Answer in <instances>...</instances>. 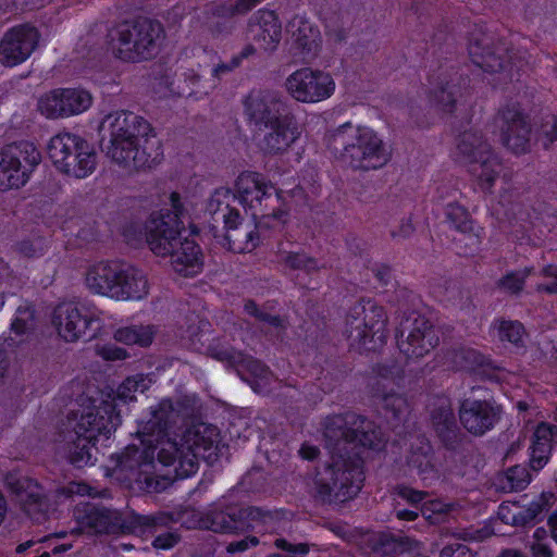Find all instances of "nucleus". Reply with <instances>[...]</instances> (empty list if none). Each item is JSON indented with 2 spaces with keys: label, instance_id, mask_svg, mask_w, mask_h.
I'll list each match as a JSON object with an SVG mask.
<instances>
[{
  "label": "nucleus",
  "instance_id": "1",
  "mask_svg": "<svg viewBox=\"0 0 557 557\" xmlns=\"http://www.w3.org/2000/svg\"><path fill=\"white\" fill-rule=\"evenodd\" d=\"M323 425L331 461L315 474V498L324 504L345 503L354 499L363 487L361 449L380 451L386 438L375 422L354 411L329 416Z\"/></svg>",
  "mask_w": 557,
  "mask_h": 557
},
{
  "label": "nucleus",
  "instance_id": "2",
  "mask_svg": "<svg viewBox=\"0 0 557 557\" xmlns=\"http://www.w3.org/2000/svg\"><path fill=\"white\" fill-rule=\"evenodd\" d=\"M170 205L171 209L151 212L144 224L135 221L126 223L122 235L128 244L138 245L146 240L154 255L171 258L175 272L194 276L202 269V250L194 238L183 237L186 209L180 193L170 194Z\"/></svg>",
  "mask_w": 557,
  "mask_h": 557
},
{
  "label": "nucleus",
  "instance_id": "3",
  "mask_svg": "<svg viewBox=\"0 0 557 557\" xmlns=\"http://www.w3.org/2000/svg\"><path fill=\"white\" fill-rule=\"evenodd\" d=\"M175 410L171 399H162L151 410L146 421H140L137 429L143 447L131 444L123 451L110 456L111 466L107 474L123 484L136 486L145 493H161L169 482L154 474L156 450L159 444L169 438V431L175 423Z\"/></svg>",
  "mask_w": 557,
  "mask_h": 557
},
{
  "label": "nucleus",
  "instance_id": "4",
  "mask_svg": "<svg viewBox=\"0 0 557 557\" xmlns=\"http://www.w3.org/2000/svg\"><path fill=\"white\" fill-rule=\"evenodd\" d=\"M236 177V193L231 188H216L207 201L205 212L209 216L208 224L212 232L215 233L222 224L228 250L245 253L256 249L261 244V238L257 227H243L244 218L235 203L256 209L272 196L278 199L281 190L271 182H264L265 176Z\"/></svg>",
  "mask_w": 557,
  "mask_h": 557
},
{
  "label": "nucleus",
  "instance_id": "5",
  "mask_svg": "<svg viewBox=\"0 0 557 557\" xmlns=\"http://www.w3.org/2000/svg\"><path fill=\"white\" fill-rule=\"evenodd\" d=\"M73 518L77 527L73 533L95 535L154 534L159 528L172 520L170 513L140 515L133 512L124 517L121 511L101 503L84 502L74 507Z\"/></svg>",
  "mask_w": 557,
  "mask_h": 557
},
{
  "label": "nucleus",
  "instance_id": "6",
  "mask_svg": "<svg viewBox=\"0 0 557 557\" xmlns=\"http://www.w3.org/2000/svg\"><path fill=\"white\" fill-rule=\"evenodd\" d=\"M121 422L122 417L114 398L103 399L98 406H88L74 428L76 438L67 445L69 463L77 469L94 466L96 458L91 450L100 437L104 442L109 441Z\"/></svg>",
  "mask_w": 557,
  "mask_h": 557
},
{
  "label": "nucleus",
  "instance_id": "7",
  "mask_svg": "<svg viewBox=\"0 0 557 557\" xmlns=\"http://www.w3.org/2000/svg\"><path fill=\"white\" fill-rule=\"evenodd\" d=\"M86 285L94 294L116 300H139L148 294L143 271L120 260L100 261L90 267Z\"/></svg>",
  "mask_w": 557,
  "mask_h": 557
},
{
  "label": "nucleus",
  "instance_id": "8",
  "mask_svg": "<svg viewBox=\"0 0 557 557\" xmlns=\"http://www.w3.org/2000/svg\"><path fill=\"white\" fill-rule=\"evenodd\" d=\"M111 140L108 156L115 163L133 162L136 166L149 163V156L141 147V141L149 143L153 134L151 124L140 115L131 111H122L111 124Z\"/></svg>",
  "mask_w": 557,
  "mask_h": 557
},
{
  "label": "nucleus",
  "instance_id": "9",
  "mask_svg": "<svg viewBox=\"0 0 557 557\" xmlns=\"http://www.w3.org/2000/svg\"><path fill=\"white\" fill-rule=\"evenodd\" d=\"M278 521L276 511L257 506L243 507L236 504L220 505L205 516L203 524L215 533H242L255 531L268 533Z\"/></svg>",
  "mask_w": 557,
  "mask_h": 557
},
{
  "label": "nucleus",
  "instance_id": "10",
  "mask_svg": "<svg viewBox=\"0 0 557 557\" xmlns=\"http://www.w3.org/2000/svg\"><path fill=\"white\" fill-rule=\"evenodd\" d=\"M116 57L125 62H141L153 59L164 38L163 25L149 17H136L117 25Z\"/></svg>",
  "mask_w": 557,
  "mask_h": 557
},
{
  "label": "nucleus",
  "instance_id": "11",
  "mask_svg": "<svg viewBox=\"0 0 557 557\" xmlns=\"http://www.w3.org/2000/svg\"><path fill=\"white\" fill-rule=\"evenodd\" d=\"M52 323L58 334L67 343L97 338L103 327L96 309L76 301L59 304L52 312Z\"/></svg>",
  "mask_w": 557,
  "mask_h": 557
},
{
  "label": "nucleus",
  "instance_id": "12",
  "mask_svg": "<svg viewBox=\"0 0 557 557\" xmlns=\"http://www.w3.org/2000/svg\"><path fill=\"white\" fill-rule=\"evenodd\" d=\"M48 154L61 174H92L97 164V153L83 137L62 132L54 135L48 144Z\"/></svg>",
  "mask_w": 557,
  "mask_h": 557
},
{
  "label": "nucleus",
  "instance_id": "13",
  "mask_svg": "<svg viewBox=\"0 0 557 557\" xmlns=\"http://www.w3.org/2000/svg\"><path fill=\"white\" fill-rule=\"evenodd\" d=\"M496 50L485 36L470 39L468 45L472 63L488 75L485 77L486 83L493 89L505 90L515 79L519 81L521 69L513 62L510 49H506L505 55H500Z\"/></svg>",
  "mask_w": 557,
  "mask_h": 557
},
{
  "label": "nucleus",
  "instance_id": "14",
  "mask_svg": "<svg viewBox=\"0 0 557 557\" xmlns=\"http://www.w3.org/2000/svg\"><path fill=\"white\" fill-rule=\"evenodd\" d=\"M346 323L351 330L356 329L359 344L368 350H375L386 343V311L373 298H361L351 306Z\"/></svg>",
  "mask_w": 557,
  "mask_h": 557
},
{
  "label": "nucleus",
  "instance_id": "15",
  "mask_svg": "<svg viewBox=\"0 0 557 557\" xmlns=\"http://www.w3.org/2000/svg\"><path fill=\"white\" fill-rule=\"evenodd\" d=\"M373 372L379 380L372 386V396L380 400L382 413L393 429L408 426L412 412V406L403 394L395 393L393 388L387 389L386 381L401 379L403 369L396 363H377Z\"/></svg>",
  "mask_w": 557,
  "mask_h": 557
},
{
  "label": "nucleus",
  "instance_id": "16",
  "mask_svg": "<svg viewBox=\"0 0 557 557\" xmlns=\"http://www.w3.org/2000/svg\"><path fill=\"white\" fill-rule=\"evenodd\" d=\"M430 90L428 99L432 107L445 113H453L456 103L470 95V77L461 74L459 67L445 62L428 76Z\"/></svg>",
  "mask_w": 557,
  "mask_h": 557
},
{
  "label": "nucleus",
  "instance_id": "17",
  "mask_svg": "<svg viewBox=\"0 0 557 557\" xmlns=\"http://www.w3.org/2000/svg\"><path fill=\"white\" fill-rule=\"evenodd\" d=\"M339 160L352 170L370 171L384 166L389 160V153L373 129L358 127L352 140L344 144Z\"/></svg>",
  "mask_w": 557,
  "mask_h": 557
},
{
  "label": "nucleus",
  "instance_id": "18",
  "mask_svg": "<svg viewBox=\"0 0 557 557\" xmlns=\"http://www.w3.org/2000/svg\"><path fill=\"white\" fill-rule=\"evenodd\" d=\"M502 145L516 156L531 150L532 124L530 113L519 101H508L496 114Z\"/></svg>",
  "mask_w": 557,
  "mask_h": 557
},
{
  "label": "nucleus",
  "instance_id": "19",
  "mask_svg": "<svg viewBox=\"0 0 557 557\" xmlns=\"http://www.w3.org/2000/svg\"><path fill=\"white\" fill-rule=\"evenodd\" d=\"M454 160L465 165H480V174H500V157L494 151L484 133L470 128L456 138Z\"/></svg>",
  "mask_w": 557,
  "mask_h": 557
},
{
  "label": "nucleus",
  "instance_id": "20",
  "mask_svg": "<svg viewBox=\"0 0 557 557\" xmlns=\"http://www.w3.org/2000/svg\"><path fill=\"white\" fill-rule=\"evenodd\" d=\"M503 407L493 397H466L459 401L458 419L472 436L481 437L491 432L500 421Z\"/></svg>",
  "mask_w": 557,
  "mask_h": 557
},
{
  "label": "nucleus",
  "instance_id": "21",
  "mask_svg": "<svg viewBox=\"0 0 557 557\" xmlns=\"http://www.w3.org/2000/svg\"><path fill=\"white\" fill-rule=\"evenodd\" d=\"M286 88L295 100L317 103L329 99L334 94L335 82L327 72L301 67L287 77Z\"/></svg>",
  "mask_w": 557,
  "mask_h": 557
},
{
  "label": "nucleus",
  "instance_id": "22",
  "mask_svg": "<svg viewBox=\"0 0 557 557\" xmlns=\"http://www.w3.org/2000/svg\"><path fill=\"white\" fill-rule=\"evenodd\" d=\"M408 322L407 319L396 330L397 347L407 359L422 358L440 344L437 331L423 315L414 318L409 327Z\"/></svg>",
  "mask_w": 557,
  "mask_h": 557
},
{
  "label": "nucleus",
  "instance_id": "23",
  "mask_svg": "<svg viewBox=\"0 0 557 557\" xmlns=\"http://www.w3.org/2000/svg\"><path fill=\"white\" fill-rule=\"evenodd\" d=\"M92 103L91 95L79 88H55L38 100V111L47 119H63L81 114Z\"/></svg>",
  "mask_w": 557,
  "mask_h": 557
},
{
  "label": "nucleus",
  "instance_id": "24",
  "mask_svg": "<svg viewBox=\"0 0 557 557\" xmlns=\"http://www.w3.org/2000/svg\"><path fill=\"white\" fill-rule=\"evenodd\" d=\"M40 34L28 24L9 28L0 40V62L9 67L25 62L38 46Z\"/></svg>",
  "mask_w": 557,
  "mask_h": 557
},
{
  "label": "nucleus",
  "instance_id": "25",
  "mask_svg": "<svg viewBox=\"0 0 557 557\" xmlns=\"http://www.w3.org/2000/svg\"><path fill=\"white\" fill-rule=\"evenodd\" d=\"M244 112L249 124L261 129L289 113L290 109L278 92L260 89L249 92L245 98Z\"/></svg>",
  "mask_w": 557,
  "mask_h": 557
},
{
  "label": "nucleus",
  "instance_id": "26",
  "mask_svg": "<svg viewBox=\"0 0 557 557\" xmlns=\"http://www.w3.org/2000/svg\"><path fill=\"white\" fill-rule=\"evenodd\" d=\"M406 462L410 470L417 472L425 486L433 485L441 478V462L431 441L424 434L410 442Z\"/></svg>",
  "mask_w": 557,
  "mask_h": 557
},
{
  "label": "nucleus",
  "instance_id": "27",
  "mask_svg": "<svg viewBox=\"0 0 557 557\" xmlns=\"http://www.w3.org/2000/svg\"><path fill=\"white\" fill-rule=\"evenodd\" d=\"M430 425L438 443L446 450L457 453L463 448L467 434L458 425L449 401L435 406L431 410Z\"/></svg>",
  "mask_w": 557,
  "mask_h": 557
},
{
  "label": "nucleus",
  "instance_id": "28",
  "mask_svg": "<svg viewBox=\"0 0 557 557\" xmlns=\"http://www.w3.org/2000/svg\"><path fill=\"white\" fill-rule=\"evenodd\" d=\"M40 162L41 153L33 141H14L0 148V174H32Z\"/></svg>",
  "mask_w": 557,
  "mask_h": 557
},
{
  "label": "nucleus",
  "instance_id": "29",
  "mask_svg": "<svg viewBox=\"0 0 557 557\" xmlns=\"http://www.w3.org/2000/svg\"><path fill=\"white\" fill-rule=\"evenodd\" d=\"M446 219L458 232L455 237V249L459 256H473L480 248V236L474 232V221L468 209L457 202H449L445 210Z\"/></svg>",
  "mask_w": 557,
  "mask_h": 557
},
{
  "label": "nucleus",
  "instance_id": "30",
  "mask_svg": "<svg viewBox=\"0 0 557 557\" xmlns=\"http://www.w3.org/2000/svg\"><path fill=\"white\" fill-rule=\"evenodd\" d=\"M249 32L255 42L265 51H273L280 44L282 23L273 10L260 9L249 21Z\"/></svg>",
  "mask_w": 557,
  "mask_h": 557
},
{
  "label": "nucleus",
  "instance_id": "31",
  "mask_svg": "<svg viewBox=\"0 0 557 557\" xmlns=\"http://www.w3.org/2000/svg\"><path fill=\"white\" fill-rule=\"evenodd\" d=\"M267 128L271 131L265 134L263 145L269 153L284 152L300 135L292 112L284 114Z\"/></svg>",
  "mask_w": 557,
  "mask_h": 557
},
{
  "label": "nucleus",
  "instance_id": "32",
  "mask_svg": "<svg viewBox=\"0 0 557 557\" xmlns=\"http://www.w3.org/2000/svg\"><path fill=\"white\" fill-rule=\"evenodd\" d=\"M36 309L33 304L17 307L10 324L9 332L0 336L1 346L7 348L17 347L36 327Z\"/></svg>",
  "mask_w": 557,
  "mask_h": 557
},
{
  "label": "nucleus",
  "instance_id": "33",
  "mask_svg": "<svg viewBox=\"0 0 557 557\" xmlns=\"http://www.w3.org/2000/svg\"><path fill=\"white\" fill-rule=\"evenodd\" d=\"M493 330L502 346L509 351L522 355L527 350L529 333L522 322L506 318L493 321Z\"/></svg>",
  "mask_w": 557,
  "mask_h": 557
},
{
  "label": "nucleus",
  "instance_id": "34",
  "mask_svg": "<svg viewBox=\"0 0 557 557\" xmlns=\"http://www.w3.org/2000/svg\"><path fill=\"white\" fill-rule=\"evenodd\" d=\"M556 426L541 422L534 430L530 445V466L533 470H542L548 462Z\"/></svg>",
  "mask_w": 557,
  "mask_h": 557
},
{
  "label": "nucleus",
  "instance_id": "35",
  "mask_svg": "<svg viewBox=\"0 0 557 557\" xmlns=\"http://www.w3.org/2000/svg\"><path fill=\"white\" fill-rule=\"evenodd\" d=\"M277 258L280 263L293 271H302L307 274L319 271L320 265L317 258L308 255L304 249L287 250L283 244L278 245Z\"/></svg>",
  "mask_w": 557,
  "mask_h": 557
},
{
  "label": "nucleus",
  "instance_id": "36",
  "mask_svg": "<svg viewBox=\"0 0 557 557\" xmlns=\"http://www.w3.org/2000/svg\"><path fill=\"white\" fill-rule=\"evenodd\" d=\"M479 185L485 194L491 195L497 178H502L500 193L498 195V205L506 209V213L516 214L517 194L511 189L513 176H476Z\"/></svg>",
  "mask_w": 557,
  "mask_h": 557
},
{
  "label": "nucleus",
  "instance_id": "37",
  "mask_svg": "<svg viewBox=\"0 0 557 557\" xmlns=\"http://www.w3.org/2000/svg\"><path fill=\"white\" fill-rule=\"evenodd\" d=\"M263 0H216L208 4V13L220 18H233L235 16L246 15Z\"/></svg>",
  "mask_w": 557,
  "mask_h": 557
},
{
  "label": "nucleus",
  "instance_id": "38",
  "mask_svg": "<svg viewBox=\"0 0 557 557\" xmlns=\"http://www.w3.org/2000/svg\"><path fill=\"white\" fill-rule=\"evenodd\" d=\"M237 363L250 375L249 384L253 391L270 387L273 372L264 362L253 357L244 358L242 356Z\"/></svg>",
  "mask_w": 557,
  "mask_h": 557
},
{
  "label": "nucleus",
  "instance_id": "39",
  "mask_svg": "<svg viewBox=\"0 0 557 557\" xmlns=\"http://www.w3.org/2000/svg\"><path fill=\"white\" fill-rule=\"evenodd\" d=\"M154 338V330L152 325H129L119 327L114 332V339L125 345H138L140 347H149Z\"/></svg>",
  "mask_w": 557,
  "mask_h": 557
},
{
  "label": "nucleus",
  "instance_id": "40",
  "mask_svg": "<svg viewBox=\"0 0 557 557\" xmlns=\"http://www.w3.org/2000/svg\"><path fill=\"white\" fill-rule=\"evenodd\" d=\"M49 249V240L38 232H32L28 236L14 244V250L24 258L42 257Z\"/></svg>",
  "mask_w": 557,
  "mask_h": 557
},
{
  "label": "nucleus",
  "instance_id": "41",
  "mask_svg": "<svg viewBox=\"0 0 557 557\" xmlns=\"http://www.w3.org/2000/svg\"><path fill=\"white\" fill-rule=\"evenodd\" d=\"M409 548V539L383 533L374 543L373 550L384 557H398Z\"/></svg>",
  "mask_w": 557,
  "mask_h": 557
},
{
  "label": "nucleus",
  "instance_id": "42",
  "mask_svg": "<svg viewBox=\"0 0 557 557\" xmlns=\"http://www.w3.org/2000/svg\"><path fill=\"white\" fill-rule=\"evenodd\" d=\"M533 271V267L508 271L497 281V286L511 295H519L523 290L525 282Z\"/></svg>",
  "mask_w": 557,
  "mask_h": 557
},
{
  "label": "nucleus",
  "instance_id": "43",
  "mask_svg": "<svg viewBox=\"0 0 557 557\" xmlns=\"http://www.w3.org/2000/svg\"><path fill=\"white\" fill-rule=\"evenodd\" d=\"M295 42L304 53L315 52L321 45V34L317 26L301 23L296 33Z\"/></svg>",
  "mask_w": 557,
  "mask_h": 557
},
{
  "label": "nucleus",
  "instance_id": "44",
  "mask_svg": "<svg viewBox=\"0 0 557 557\" xmlns=\"http://www.w3.org/2000/svg\"><path fill=\"white\" fill-rule=\"evenodd\" d=\"M256 48L253 45H246L237 54H234L230 62H220L212 69V77L216 79H221L225 74L233 72L235 69L239 67L244 60L256 53Z\"/></svg>",
  "mask_w": 557,
  "mask_h": 557
},
{
  "label": "nucleus",
  "instance_id": "45",
  "mask_svg": "<svg viewBox=\"0 0 557 557\" xmlns=\"http://www.w3.org/2000/svg\"><path fill=\"white\" fill-rule=\"evenodd\" d=\"M199 463L197 455L191 447H187V451L182 448V455L177 458L174 465L175 478L184 480L190 478L198 471Z\"/></svg>",
  "mask_w": 557,
  "mask_h": 557
},
{
  "label": "nucleus",
  "instance_id": "46",
  "mask_svg": "<svg viewBox=\"0 0 557 557\" xmlns=\"http://www.w3.org/2000/svg\"><path fill=\"white\" fill-rule=\"evenodd\" d=\"M539 138L544 150H549L557 141V114H547L542 117Z\"/></svg>",
  "mask_w": 557,
  "mask_h": 557
},
{
  "label": "nucleus",
  "instance_id": "47",
  "mask_svg": "<svg viewBox=\"0 0 557 557\" xmlns=\"http://www.w3.org/2000/svg\"><path fill=\"white\" fill-rule=\"evenodd\" d=\"M450 511V505L438 498L426 497L420 507L421 515L432 523L438 522L443 515Z\"/></svg>",
  "mask_w": 557,
  "mask_h": 557
},
{
  "label": "nucleus",
  "instance_id": "48",
  "mask_svg": "<svg viewBox=\"0 0 557 557\" xmlns=\"http://www.w3.org/2000/svg\"><path fill=\"white\" fill-rule=\"evenodd\" d=\"M504 479L507 481V485H505L504 488H508L510 492L523 491L530 483L529 473L520 466L509 468Z\"/></svg>",
  "mask_w": 557,
  "mask_h": 557
},
{
  "label": "nucleus",
  "instance_id": "49",
  "mask_svg": "<svg viewBox=\"0 0 557 557\" xmlns=\"http://www.w3.org/2000/svg\"><path fill=\"white\" fill-rule=\"evenodd\" d=\"M275 546L281 553L271 554L269 557H305L310 552L308 543H290L284 537L275 540Z\"/></svg>",
  "mask_w": 557,
  "mask_h": 557
},
{
  "label": "nucleus",
  "instance_id": "50",
  "mask_svg": "<svg viewBox=\"0 0 557 557\" xmlns=\"http://www.w3.org/2000/svg\"><path fill=\"white\" fill-rule=\"evenodd\" d=\"M208 351L213 359L228 363H237L242 357L239 351L230 345L222 344L220 341H213L208 346Z\"/></svg>",
  "mask_w": 557,
  "mask_h": 557
},
{
  "label": "nucleus",
  "instance_id": "51",
  "mask_svg": "<svg viewBox=\"0 0 557 557\" xmlns=\"http://www.w3.org/2000/svg\"><path fill=\"white\" fill-rule=\"evenodd\" d=\"M159 450H156L159 463L164 467L174 466L180 455H182L183 446H180L175 441H171L170 438H166L163 443L159 444Z\"/></svg>",
  "mask_w": 557,
  "mask_h": 557
},
{
  "label": "nucleus",
  "instance_id": "52",
  "mask_svg": "<svg viewBox=\"0 0 557 557\" xmlns=\"http://www.w3.org/2000/svg\"><path fill=\"white\" fill-rule=\"evenodd\" d=\"M456 357L462 361V369L467 371H476L487 366V358L473 348H461Z\"/></svg>",
  "mask_w": 557,
  "mask_h": 557
},
{
  "label": "nucleus",
  "instance_id": "53",
  "mask_svg": "<svg viewBox=\"0 0 557 557\" xmlns=\"http://www.w3.org/2000/svg\"><path fill=\"white\" fill-rule=\"evenodd\" d=\"M548 510V503L541 497L539 500L531 502L525 508L520 509L521 517L527 525H534L543 521L545 512Z\"/></svg>",
  "mask_w": 557,
  "mask_h": 557
},
{
  "label": "nucleus",
  "instance_id": "54",
  "mask_svg": "<svg viewBox=\"0 0 557 557\" xmlns=\"http://www.w3.org/2000/svg\"><path fill=\"white\" fill-rule=\"evenodd\" d=\"M396 495L406 500L411 507L420 509L429 494L424 491L414 490L411 486L400 484L396 487Z\"/></svg>",
  "mask_w": 557,
  "mask_h": 557
},
{
  "label": "nucleus",
  "instance_id": "55",
  "mask_svg": "<svg viewBox=\"0 0 557 557\" xmlns=\"http://www.w3.org/2000/svg\"><path fill=\"white\" fill-rule=\"evenodd\" d=\"M154 374L153 373H137L135 375L127 376L123 381L122 389L133 388L136 393H145L147 392L151 385L154 383Z\"/></svg>",
  "mask_w": 557,
  "mask_h": 557
},
{
  "label": "nucleus",
  "instance_id": "56",
  "mask_svg": "<svg viewBox=\"0 0 557 557\" xmlns=\"http://www.w3.org/2000/svg\"><path fill=\"white\" fill-rule=\"evenodd\" d=\"M98 356H100L103 360L107 361H121L125 360L129 357L127 350L123 347H120L115 344L108 343L102 346H99L97 349Z\"/></svg>",
  "mask_w": 557,
  "mask_h": 557
},
{
  "label": "nucleus",
  "instance_id": "57",
  "mask_svg": "<svg viewBox=\"0 0 557 557\" xmlns=\"http://www.w3.org/2000/svg\"><path fill=\"white\" fill-rule=\"evenodd\" d=\"M498 519L505 523L513 527H525V520L521 517V511H513L508 505L502 504L497 510Z\"/></svg>",
  "mask_w": 557,
  "mask_h": 557
},
{
  "label": "nucleus",
  "instance_id": "58",
  "mask_svg": "<svg viewBox=\"0 0 557 557\" xmlns=\"http://www.w3.org/2000/svg\"><path fill=\"white\" fill-rule=\"evenodd\" d=\"M440 557H479V554L462 543H450L440 552Z\"/></svg>",
  "mask_w": 557,
  "mask_h": 557
},
{
  "label": "nucleus",
  "instance_id": "59",
  "mask_svg": "<svg viewBox=\"0 0 557 557\" xmlns=\"http://www.w3.org/2000/svg\"><path fill=\"white\" fill-rule=\"evenodd\" d=\"M181 540V535L176 531H164L154 535L152 546L156 549H171Z\"/></svg>",
  "mask_w": 557,
  "mask_h": 557
},
{
  "label": "nucleus",
  "instance_id": "60",
  "mask_svg": "<svg viewBox=\"0 0 557 557\" xmlns=\"http://www.w3.org/2000/svg\"><path fill=\"white\" fill-rule=\"evenodd\" d=\"M541 274L545 277H553L554 281L550 283L537 284L536 290L540 293L548 294V295L557 294V265H555V264L545 265L542 269Z\"/></svg>",
  "mask_w": 557,
  "mask_h": 557
},
{
  "label": "nucleus",
  "instance_id": "61",
  "mask_svg": "<svg viewBox=\"0 0 557 557\" xmlns=\"http://www.w3.org/2000/svg\"><path fill=\"white\" fill-rule=\"evenodd\" d=\"M259 544V539L256 535H247L244 539L233 541L227 545L230 554L243 553L250 547H256Z\"/></svg>",
  "mask_w": 557,
  "mask_h": 557
},
{
  "label": "nucleus",
  "instance_id": "62",
  "mask_svg": "<svg viewBox=\"0 0 557 557\" xmlns=\"http://www.w3.org/2000/svg\"><path fill=\"white\" fill-rule=\"evenodd\" d=\"M30 176H0V191L24 187Z\"/></svg>",
  "mask_w": 557,
  "mask_h": 557
},
{
  "label": "nucleus",
  "instance_id": "63",
  "mask_svg": "<svg viewBox=\"0 0 557 557\" xmlns=\"http://www.w3.org/2000/svg\"><path fill=\"white\" fill-rule=\"evenodd\" d=\"M89 486L84 483L70 482L67 485L58 490V495L64 498H71L74 495L87 494Z\"/></svg>",
  "mask_w": 557,
  "mask_h": 557
},
{
  "label": "nucleus",
  "instance_id": "64",
  "mask_svg": "<svg viewBox=\"0 0 557 557\" xmlns=\"http://www.w3.org/2000/svg\"><path fill=\"white\" fill-rule=\"evenodd\" d=\"M260 322H264L275 329L285 331L288 326V320L285 317H282L280 314H272L269 312L263 311L262 315L260 317Z\"/></svg>",
  "mask_w": 557,
  "mask_h": 557
}]
</instances>
